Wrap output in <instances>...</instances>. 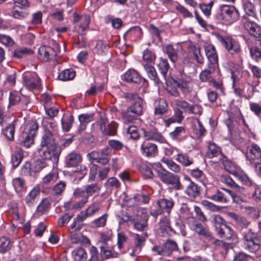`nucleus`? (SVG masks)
I'll list each match as a JSON object with an SVG mask.
<instances>
[{
	"instance_id": "63",
	"label": "nucleus",
	"mask_w": 261,
	"mask_h": 261,
	"mask_svg": "<svg viewBox=\"0 0 261 261\" xmlns=\"http://www.w3.org/2000/svg\"><path fill=\"white\" fill-rule=\"evenodd\" d=\"M50 205L49 201L47 199H44L38 205L37 211L41 214H43L47 211Z\"/></svg>"
},
{
	"instance_id": "57",
	"label": "nucleus",
	"mask_w": 261,
	"mask_h": 261,
	"mask_svg": "<svg viewBox=\"0 0 261 261\" xmlns=\"http://www.w3.org/2000/svg\"><path fill=\"white\" fill-rule=\"evenodd\" d=\"M155 59V56L154 53L149 49H146L143 53V60L147 63H152Z\"/></svg>"
},
{
	"instance_id": "25",
	"label": "nucleus",
	"mask_w": 261,
	"mask_h": 261,
	"mask_svg": "<svg viewBox=\"0 0 261 261\" xmlns=\"http://www.w3.org/2000/svg\"><path fill=\"white\" fill-rule=\"evenodd\" d=\"M82 160V158L80 154L72 152L68 154L66 158V164L68 167L76 166Z\"/></svg>"
},
{
	"instance_id": "42",
	"label": "nucleus",
	"mask_w": 261,
	"mask_h": 261,
	"mask_svg": "<svg viewBox=\"0 0 261 261\" xmlns=\"http://www.w3.org/2000/svg\"><path fill=\"white\" fill-rule=\"evenodd\" d=\"M159 70L164 77L166 83L168 82L167 74L169 68V65L166 59L161 58L160 61L158 64Z\"/></svg>"
},
{
	"instance_id": "47",
	"label": "nucleus",
	"mask_w": 261,
	"mask_h": 261,
	"mask_svg": "<svg viewBox=\"0 0 261 261\" xmlns=\"http://www.w3.org/2000/svg\"><path fill=\"white\" fill-rule=\"evenodd\" d=\"M194 123V132L196 136L198 138H200L204 135L205 129L199 120L198 119H196Z\"/></svg>"
},
{
	"instance_id": "64",
	"label": "nucleus",
	"mask_w": 261,
	"mask_h": 261,
	"mask_svg": "<svg viewBox=\"0 0 261 261\" xmlns=\"http://www.w3.org/2000/svg\"><path fill=\"white\" fill-rule=\"evenodd\" d=\"M140 171L145 178H152L153 176L151 168L146 165H142L140 167Z\"/></svg>"
},
{
	"instance_id": "14",
	"label": "nucleus",
	"mask_w": 261,
	"mask_h": 261,
	"mask_svg": "<svg viewBox=\"0 0 261 261\" xmlns=\"http://www.w3.org/2000/svg\"><path fill=\"white\" fill-rule=\"evenodd\" d=\"M41 83V80L36 73L23 76V85L29 90L38 89Z\"/></svg>"
},
{
	"instance_id": "54",
	"label": "nucleus",
	"mask_w": 261,
	"mask_h": 261,
	"mask_svg": "<svg viewBox=\"0 0 261 261\" xmlns=\"http://www.w3.org/2000/svg\"><path fill=\"white\" fill-rule=\"evenodd\" d=\"M84 188L89 197L92 196L96 193H98L100 190V188L97 184H92L85 186Z\"/></svg>"
},
{
	"instance_id": "60",
	"label": "nucleus",
	"mask_w": 261,
	"mask_h": 261,
	"mask_svg": "<svg viewBox=\"0 0 261 261\" xmlns=\"http://www.w3.org/2000/svg\"><path fill=\"white\" fill-rule=\"evenodd\" d=\"M127 134L134 140L140 138V133L138 128L135 125H130L127 128Z\"/></svg>"
},
{
	"instance_id": "52",
	"label": "nucleus",
	"mask_w": 261,
	"mask_h": 261,
	"mask_svg": "<svg viewBox=\"0 0 261 261\" xmlns=\"http://www.w3.org/2000/svg\"><path fill=\"white\" fill-rule=\"evenodd\" d=\"M108 215L105 214L100 217L94 220L92 222V224L95 227H104L106 224Z\"/></svg>"
},
{
	"instance_id": "37",
	"label": "nucleus",
	"mask_w": 261,
	"mask_h": 261,
	"mask_svg": "<svg viewBox=\"0 0 261 261\" xmlns=\"http://www.w3.org/2000/svg\"><path fill=\"white\" fill-rule=\"evenodd\" d=\"M75 74L76 72L73 69H66L59 74L58 77L60 80L67 81L73 79Z\"/></svg>"
},
{
	"instance_id": "51",
	"label": "nucleus",
	"mask_w": 261,
	"mask_h": 261,
	"mask_svg": "<svg viewBox=\"0 0 261 261\" xmlns=\"http://www.w3.org/2000/svg\"><path fill=\"white\" fill-rule=\"evenodd\" d=\"M175 106L178 108L182 110L186 113H188L190 111L191 104L188 103L187 101L183 99H176L174 101Z\"/></svg>"
},
{
	"instance_id": "58",
	"label": "nucleus",
	"mask_w": 261,
	"mask_h": 261,
	"mask_svg": "<svg viewBox=\"0 0 261 261\" xmlns=\"http://www.w3.org/2000/svg\"><path fill=\"white\" fill-rule=\"evenodd\" d=\"M226 228H224L218 235L221 238L229 240L233 235V231L227 225L226 226Z\"/></svg>"
},
{
	"instance_id": "18",
	"label": "nucleus",
	"mask_w": 261,
	"mask_h": 261,
	"mask_svg": "<svg viewBox=\"0 0 261 261\" xmlns=\"http://www.w3.org/2000/svg\"><path fill=\"white\" fill-rule=\"evenodd\" d=\"M142 154L147 157H154L158 154L157 146L153 143L144 142L141 145Z\"/></svg>"
},
{
	"instance_id": "33",
	"label": "nucleus",
	"mask_w": 261,
	"mask_h": 261,
	"mask_svg": "<svg viewBox=\"0 0 261 261\" xmlns=\"http://www.w3.org/2000/svg\"><path fill=\"white\" fill-rule=\"evenodd\" d=\"M39 194L40 189L39 187H34L26 196L25 200L26 203L29 206H31L35 203Z\"/></svg>"
},
{
	"instance_id": "29",
	"label": "nucleus",
	"mask_w": 261,
	"mask_h": 261,
	"mask_svg": "<svg viewBox=\"0 0 261 261\" xmlns=\"http://www.w3.org/2000/svg\"><path fill=\"white\" fill-rule=\"evenodd\" d=\"M72 257L74 261H85L87 258V254L83 248L77 247L73 250Z\"/></svg>"
},
{
	"instance_id": "34",
	"label": "nucleus",
	"mask_w": 261,
	"mask_h": 261,
	"mask_svg": "<svg viewBox=\"0 0 261 261\" xmlns=\"http://www.w3.org/2000/svg\"><path fill=\"white\" fill-rule=\"evenodd\" d=\"M191 228L199 235L203 236H208L209 235L207 227L203 226L201 224L195 221L191 225Z\"/></svg>"
},
{
	"instance_id": "41",
	"label": "nucleus",
	"mask_w": 261,
	"mask_h": 261,
	"mask_svg": "<svg viewBox=\"0 0 261 261\" xmlns=\"http://www.w3.org/2000/svg\"><path fill=\"white\" fill-rule=\"evenodd\" d=\"M13 186L17 193L24 191L26 189L24 180L20 177L15 178L12 180Z\"/></svg>"
},
{
	"instance_id": "46",
	"label": "nucleus",
	"mask_w": 261,
	"mask_h": 261,
	"mask_svg": "<svg viewBox=\"0 0 261 261\" xmlns=\"http://www.w3.org/2000/svg\"><path fill=\"white\" fill-rule=\"evenodd\" d=\"M73 122V117L72 115L64 117L61 120L63 130L65 132L69 131Z\"/></svg>"
},
{
	"instance_id": "15",
	"label": "nucleus",
	"mask_w": 261,
	"mask_h": 261,
	"mask_svg": "<svg viewBox=\"0 0 261 261\" xmlns=\"http://www.w3.org/2000/svg\"><path fill=\"white\" fill-rule=\"evenodd\" d=\"M73 195L76 198H82V200L74 203L72 205V208L77 210L83 207L88 201L89 196L84 189L76 188L74 190Z\"/></svg>"
},
{
	"instance_id": "38",
	"label": "nucleus",
	"mask_w": 261,
	"mask_h": 261,
	"mask_svg": "<svg viewBox=\"0 0 261 261\" xmlns=\"http://www.w3.org/2000/svg\"><path fill=\"white\" fill-rule=\"evenodd\" d=\"M175 160L182 166L187 167L193 164V160L186 153H178Z\"/></svg>"
},
{
	"instance_id": "19",
	"label": "nucleus",
	"mask_w": 261,
	"mask_h": 261,
	"mask_svg": "<svg viewBox=\"0 0 261 261\" xmlns=\"http://www.w3.org/2000/svg\"><path fill=\"white\" fill-rule=\"evenodd\" d=\"M204 47L209 64L217 66L218 57L214 46L211 44L205 43Z\"/></svg>"
},
{
	"instance_id": "7",
	"label": "nucleus",
	"mask_w": 261,
	"mask_h": 261,
	"mask_svg": "<svg viewBox=\"0 0 261 261\" xmlns=\"http://www.w3.org/2000/svg\"><path fill=\"white\" fill-rule=\"evenodd\" d=\"M38 128V125L35 121H32L26 125L21 142L22 146L26 148H29L34 143V137Z\"/></svg>"
},
{
	"instance_id": "13",
	"label": "nucleus",
	"mask_w": 261,
	"mask_h": 261,
	"mask_svg": "<svg viewBox=\"0 0 261 261\" xmlns=\"http://www.w3.org/2000/svg\"><path fill=\"white\" fill-rule=\"evenodd\" d=\"M100 208V204L99 202H94L90 204L85 210L82 211L77 216V219L83 222L88 217H91L97 213Z\"/></svg>"
},
{
	"instance_id": "32",
	"label": "nucleus",
	"mask_w": 261,
	"mask_h": 261,
	"mask_svg": "<svg viewBox=\"0 0 261 261\" xmlns=\"http://www.w3.org/2000/svg\"><path fill=\"white\" fill-rule=\"evenodd\" d=\"M89 159L92 161H95L102 165L107 164L108 162V159L107 157L102 156L100 151H93L88 154Z\"/></svg>"
},
{
	"instance_id": "6",
	"label": "nucleus",
	"mask_w": 261,
	"mask_h": 261,
	"mask_svg": "<svg viewBox=\"0 0 261 261\" xmlns=\"http://www.w3.org/2000/svg\"><path fill=\"white\" fill-rule=\"evenodd\" d=\"M246 248L251 252H255L261 247V235L248 229L244 234Z\"/></svg>"
},
{
	"instance_id": "26",
	"label": "nucleus",
	"mask_w": 261,
	"mask_h": 261,
	"mask_svg": "<svg viewBox=\"0 0 261 261\" xmlns=\"http://www.w3.org/2000/svg\"><path fill=\"white\" fill-rule=\"evenodd\" d=\"M143 100L139 98L128 109L136 116H140L143 113Z\"/></svg>"
},
{
	"instance_id": "1",
	"label": "nucleus",
	"mask_w": 261,
	"mask_h": 261,
	"mask_svg": "<svg viewBox=\"0 0 261 261\" xmlns=\"http://www.w3.org/2000/svg\"><path fill=\"white\" fill-rule=\"evenodd\" d=\"M40 156L43 159L56 162L60 151L50 132H45L42 138L40 147L38 150Z\"/></svg>"
},
{
	"instance_id": "39",
	"label": "nucleus",
	"mask_w": 261,
	"mask_h": 261,
	"mask_svg": "<svg viewBox=\"0 0 261 261\" xmlns=\"http://www.w3.org/2000/svg\"><path fill=\"white\" fill-rule=\"evenodd\" d=\"M243 8L246 13V16H250L254 18H257V14L253 4L250 2H245L243 4Z\"/></svg>"
},
{
	"instance_id": "24",
	"label": "nucleus",
	"mask_w": 261,
	"mask_h": 261,
	"mask_svg": "<svg viewBox=\"0 0 261 261\" xmlns=\"http://www.w3.org/2000/svg\"><path fill=\"white\" fill-rule=\"evenodd\" d=\"M160 229L163 233V236L166 234L171 236L175 233L170 226L169 220L167 217H164L160 220Z\"/></svg>"
},
{
	"instance_id": "59",
	"label": "nucleus",
	"mask_w": 261,
	"mask_h": 261,
	"mask_svg": "<svg viewBox=\"0 0 261 261\" xmlns=\"http://www.w3.org/2000/svg\"><path fill=\"white\" fill-rule=\"evenodd\" d=\"M137 116L133 114L128 108L122 113V117L125 122H132Z\"/></svg>"
},
{
	"instance_id": "3",
	"label": "nucleus",
	"mask_w": 261,
	"mask_h": 261,
	"mask_svg": "<svg viewBox=\"0 0 261 261\" xmlns=\"http://www.w3.org/2000/svg\"><path fill=\"white\" fill-rule=\"evenodd\" d=\"M240 17V13L234 6L222 5L219 7L216 18L226 25L231 24L237 21Z\"/></svg>"
},
{
	"instance_id": "44",
	"label": "nucleus",
	"mask_w": 261,
	"mask_h": 261,
	"mask_svg": "<svg viewBox=\"0 0 261 261\" xmlns=\"http://www.w3.org/2000/svg\"><path fill=\"white\" fill-rule=\"evenodd\" d=\"M15 129V125L12 123L3 129V133L8 140L12 141L14 140Z\"/></svg>"
},
{
	"instance_id": "2",
	"label": "nucleus",
	"mask_w": 261,
	"mask_h": 261,
	"mask_svg": "<svg viewBox=\"0 0 261 261\" xmlns=\"http://www.w3.org/2000/svg\"><path fill=\"white\" fill-rule=\"evenodd\" d=\"M122 219L124 222L133 223L134 228L139 231H145L148 226L147 214L146 210L141 207H135L133 214L126 213Z\"/></svg>"
},
{
	"instance_id": "5",
	"label": "nucleus",
	"mask_w": 261,
	"mask_h": 261,
	"mask_svg": "<svg viewBox=\"0 0 261 261\" xmlns=\"http://www.w3.org/2000/svg\"><path fill=\"white\" fill-rule=\"evenodd\" d=\"M73 20L74 24L73 32L79 35H85L89 27L90 17L86 14H80L75 12L73 14Z\"/></svg>"
},
{
	"instance_id": "27",
	"label": "nucleus",
	"mask_w": 261,
	"mask_h": 261,
	"mask_svg": "<svg viewBox=\"0 0 261 261\" xmlns=\"http://www.w3.org/2000/svg\"><path fill=\"white\" fill-rule=\"evenodd\" d=\"M207 154L210 158L219 157V159H222L223 157L220 148L214 143H209Z\"/></svg>"
},
{
	"instance_id": "31",
	"label": "nucleus",
	"mask_w": 261,
	"mask_h": 261,
	"mask_svg": "<svg viewBox=\"0 0 261 261\" xmlns=\"http://www.w3.org/2000/svg\"><path fill=\"white\" fill-rule=\"evenodd\" d=\"M143 66L148 77L153 81L156 84H158L160 83V80L154 67L147 63L144 64Z\"/></svg>"
},
{
	"instance_id": "28",
	"label": "nucleus",
	"mask_w": 261,
	"mask_h": 261,
	"mask_svg": "<svg viewBox=\"0 0 261 261\" xmlns=\"http://www.w3.org/2000/svg\"><path fill=\"white\" fill-rule=\"evenodd\" d=\"M143 131L144 136L147 140H151L160 143H164L166 140L161 133L155 131L151 130L146 132L144 129H142Z\"/></svg>"
},
{
	"instance_id": "12",
	"label": "nucleus",
	"mask_w": 261,
	"mask_h": 261,
	"mask_svg": "<svg viewBox=\"0 0 261 261\" xmlns=\"http://www.w3.org/2000/svg\"><path fill=\"white\" fill-rule=\"evenodd\" d=\"M159 178L164 183L172 185L177 190L181 189L179 178L177 175H175L166 170L165 171H163L162 174H161Z\"/></svg>"
},
{
	"instance_id": "40",
	"label": "nucleus",
	"mask_w": 261,
	"mask_h": 261,
	"mask_svg": "<svg viewBox=\"0 0 261 261\" xmlns=\"http://www.w3.org/2000/svg\"><path fill=\"white\" fill-rule=\"evenodd\" d=\"M217 66L208 64L207 68L200 73L199 75L200 80L203 82L209 81L211 78V74L214 71Z\"/></svg>"
},
{
	"instance_id": "55",
	"label": "nucleus",
	"mask_w": 261,
	"mask_h": 261,
	"mask_svg": "<svg viewBox=\"0 0 261 261\" xmlns=\"http://www.w3.org/2000/svg\"><path fill=\"white\" fill-rule=\"evenodd\" d=\"M109 46L106 42L102 40H99L96 43L95 47L96 51L99 55H102L106 53L108 49Z\"/></svg>"
},
{
	"instance_id": "21",
	"label": "nucleus",
	"mask_w": 261,
	"mask_h": 261,
	"mask_svg": "<svg viewBox=\"0 0 261 261\" xmlns=\"http://www.w3.org/2000/svg\"><path fill=\"white\" fill-rule=\"evenodd\" d=\"M186 179L190 181V184L185 190V193L191 198L197 197L199 195V189L197 185L192 181L189 177H187Z\"/></svg>"
},
{
	"instance_id": "23",
	"label": "nucleus",
	"mask_w": 261,
	"mask_h": 261,
	"mask_svg": "<svg viewBox=\"0 0 261 261\" xmlns=\"http://www.w3.org/2000/svg\"><path fill=\"white\" fill-rule=\"evenodd\" d=\"M142 31L139 26H135L130 28L124 34V36L130 37V39L137 41L142 37Z\"/></svg>"
},
{
	"instance_id": "49",
	"label": "nucleus",
	"mask_w": 261,
	"mask_h": 261,
	"mask_svg": "<svg viewBox=\"0 0 261 261\" xmlns=\"http://www.w3.org/2000/svg\"><path fill=\"white\" fill-rule=\"evenodd\" d=\"M161 161L165 163L167 167L171 171L175 173H179L180 171V166L173 161L163 158Z\"/></svg>"
},
{
	"instance_id": "4",
	"label": "nucleus",
	"mask_w": 261,
	"mask_h": 261,
	"mask_svg": "<svg viewBox=\"0 0 261 261\" xmlns=\"http://www.w3.org/2000/svg\"><path fill=\"white\" fill-rule=\"evenodd\" d=\"M246 158L255 170L256 173L261 178V149L256 144H252L247 148Z\"/></svg>"
},
{
	"instance_id": "48",
	"label": "nucleus",
	"mask_w": 261,
	"mask_h": 261,
	"mask_svg": "<svg viewBox=\"0 0 261 261\" xmlns=\"http://www.w3.org/2000/svg\"><path fill=\"white\" fill-rule=\"evenodd\" d=\"M11 247V241L9 238L4 236L0 237V252H7Z\"/></svg>"
},
{
	"instance_id": "50",
	"label": "nucleus",
	"mask_w": 261,
	"mask_h": 261,
	"mask_svg": "<svg viewBox=\"0 0 261 261\" xmlns=\"http://www.w3.org/2000/svg\"><path fill=\"white\" fill-rule=\"evenodd\" d=\"M12 213L13 215V218L21 222L23 220V217L24 215V208L22 206L18 207L17 206L14 207L12 209Z\"/></svg>"
},
{
	"instance_id": "16",
	"label": "nucleus",
	"mask_w": 261,
	"mask_h": 261,
	"mask_svg": "<svg viewBox=\"0 0 261 261\" xmlns=\"http://www.w3.org/2000/svg\"><path fill=\"white\" fill-rule=\"evenodd\" d=\"M38 54L42 60L47 62L55 58L56 56V52L50 46L42 45L38 49Z\"/></svg>"
},
{
	"instance_id": "56",
	"label": "nucleus",
	"mask_w": 261,
	"mask_h": 261,
	"mask_svg": "<svg viewBox=\"0 0 261 261\" xmlns=\"http://www.w3.org/2000/svg\"><path fill=\"white\" fill-rule=\"evenodd\" d=\"M105 186L108 188L111 187L118 189L120 187L121 184L117 178L114 177H111L107 179L105 184Z\"/></svg>"
},
{
	"instance_id": "17",
	"label": "nucleus",
	"mask_w": 261,
	"mask_h": 261,
	"mask_svg": "<svg viewBox=\"0 0 261 261\" xmlns=\"http://www.w3.org/2000/svg\"><path fill=\"white\" fill-rule=\"evenodd\" d=\"M122 79L129 83H138L143 81L144 84L147 82L145 79L141 78L138 72L133 69L127 70L122 75Z\"/></svg>"
},
{
	"instance_id": "22",
	"label": "nucleus",
	"mask_w": 261,
	"mask_h": 261,
	"mask_svg": "<svg viewBox=\"0 0 261 261\" xmlns=\"http://www.w3.org/2000/svg\"><path fill=\"white\" fill-rule=\"evenodd\" d=\"M154 114L161 116L166 112L168 105L164 99L160 98L154 101Z\"/></svg>"
},
{
	"instance_id": "53",
	"label": "nucleus",
	"mask_w": 261,
	"mask_h": 261,
	"mask_svg": "<svg viewBox=\"0 0 261 261\" xmlns=\"http://www.w3.org/2000/svg\"><path fill=\"white\" fill-rule=\"evenodd\" d=\"M166 53L170 61L173 63L175 62L177 59V54L176 50L174 49L172 45H168L166 46Z\"/></svg>"
},
{
	"instance_id": "8",
	"label": "nucleus",
	"mask_w": 261,
	"mask_h": 261,
	"mask_svg": "<svg viewBox=\"0 0 261 261\" xmlns=\"http://www.w3.org/2000/svg\"><path fill=\"white\" fill-rule=\"evenodd\" d=\"M216 38L225 47L228 52L231 55H237L240 51V45L239 42L230 37H223L217 35Z\"/></svg>"
},
{
	"instance_id": "10",
	"label": "nucleus",
	"mask_w": 261,
	"mask_h": 261,
	"mask_svg": "<svg viewBox=\"0 0 261 261\" xmlns=\"http://www.w3.org/2000/svg\"><path fill=\"white\" fill-rule=\"evenodd\" d=\"M108 122V119L105 116H101L100 121L97 122V124L99 126L101 133L104 135L112 136L115 135L118 124L115 121H112L108 124V128L106 129Z\"/></svg>"
},
{
	"instance_id": "11",
	"label": "nucleus",
	"mask_w": 261,
	"mask_h": 261,
	"mask_svg": "<svg viewBox=\"0 0 261 261\" xmlns=\"http://www.w3.org/2000/svg\"><path fill=\"white\" fill-rule=\"evenodd\" d=\"M245 29L250 35L255 38H259L261 35V28L254 21L250 20L246 15H244L242 18Z\"/></svg>"
},
{
	"instance_id": "45",
	"label": "nucleus",
	"mask_w": 261,
	"mask_h": 261,
	"mask_svg": "<svg viewBox=\"0 0 261 261\" xmlns=\"http://www.w3.org/2000/svg\"><path fill=\"white\" fill-rule=\"evenodd\" d=\"M58 174L57 172L50 173L42 178V184L44 186L52 185L57 179Z\"/></svg>"
},
{
	"instance_id": "43",
	"label": "nucleus",
	"mask_w": 261,
	"mask_h": 261,
	"mask_svg": "<svg viewBox=\"0 0 261 261\" xmlns=\"http://www.w3.org/2000/svg\"><path fill=\"white\" fill-rule=\"evenodd\" d=\"M207 198L214 201L219 203H226L228 201V198L220 191H217L214 194L208 195Z\"/></svg>"
},
{
	"instance_id": "35",
	"label": "nucleus",
	"mask_w": 261,
	"mask_h": 261,
	"mask_svg": "<svg viewBox=\"0 0 261 261\" xmlns=\"http://www.w3.org/2000/svg\"><path fill=\"white\" fill-rule=\"evenodd\" d=\"M214 225L216 231L218 234L224 228H226L227 225L224 220L219 215H215L213 218Z\"/></svg>"
},
{
	"instance_id": "61",
	"label": "nucleus",
	"mask_w": 261,
	"mask_h": 261,
	"mask_svg": "<svg viewBox=\"0 0 261 261\" xmlns=\"http://www.w3.org/2000/svg\"><path fill=\"white\" fill-rule=\"evenodd\" d=\"M31 165L32 167V172H37L45 168L47 165V164L44 161L37 160Z\"/></svg>"
},
{
	"instance_id": "20",
	"label": "nucleus",
	"mask_w": 261,
	"mask_h": 261,
	"mask_svg": "<svg viewBox=\"0 0 261 261\" xmlns=\"http://www.w3.org/2000/svg\"><path fill=\"white\" fill-rule=\"evenodd\" d=\"M176 83L178 88L184 93L190 92L193 88V82L190 77L179 80Z\"/></svg>"
},
{
	"instance_id": "30",
	"label": "nucleus",
	"mask_w": 261,
	"mask_h": 261,
	"mask_svg": "<svg viewBox=\"0 0 261 261\" xmlns=\"http://www.w3.org/2000/svg\"><path fill=\"white\" fill-rule=\"evenodd\" d=\"M141 198H142V197L140 195H136L133 197H130L128 199H125V205L127 207H133L132 208L131 211L130 210H128L127 212L130 214H133V211L134 210V208L138 207L137 206L141 203Z\"/></svg>"
},
{
	"instance_id": "62",
	"label": "nucleus",
	"mask_w": 261,
	"mask_h": 261,
	"mask_svg": "<svg viewBox=\"0 0 261 261\" xmlns=\"http://www.w3.org/2000/svg\"><path fill=\"white\" fill-rule=\"evenodd\" d=\"M189 172L190 174L197 180H201L204 176L203 171L198 168L189 170Z\"/></svg>"
},
{
	"instance_id": "36",
	"label": "nucleus",
	"mask_w": 261,
	"mask_h": 261,
	"mask_svg": "<svg viewBox=\"0 0 261 261\" xmlns=\"http://www.w3.org/2000/svg\"><path fill=\"white\" fill-rule=\"evenodd\" d=\"M23 158V152L21 148H17L15 153L12 154L11 163L13 167H17Z\"/></svg>"
},
{
	"instance_id": "9",
	"label": "nucleus",
	"mask_w": 261,
	"mask_h": 261,
	"mask_svg": "<svg viewBox=\"0 0 261 261\" xmlns=\"http://www.w3.org/2000/svg\"><path fill=\"white\" fill-rule=\"evenodd\" d=\"M157 205L159 209L157 211H152L150 213V215L155 218L163 212H166L169 214L174 205V202L172 199L163 198L158 201Z\"/></svg>"
}]
</instances>
